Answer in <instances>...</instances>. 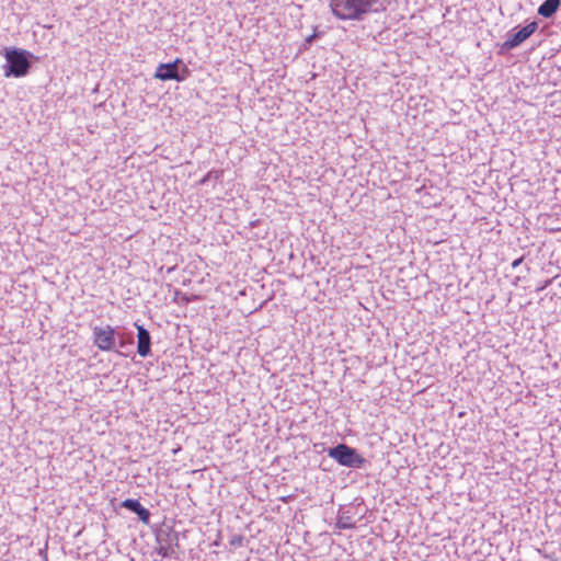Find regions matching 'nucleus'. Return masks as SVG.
<instances>
[{
    "label": "nucleus",
    "mask_w": 561,
    "mask_h": 561,
    "mask_svg": "<svg viewBox=\"0 0 561 561\" xmlns=\"http://www.w3.org/2000/svg\"><path fill=\"white\" fill-rule=\"evenodd\" d=\"M378 0H331L332 13L340 20H362Z\"/></svg>",
    "instance_id": "nucleus-1"
},
{
    "label": "nucleus",
    "mask_w": 561,
    "mask_h": 561,
    "mask_svg": "<svg viewBox=\"0 0 561 561\" xmlns=\"http://www.w3.org/2000/svg\"><path fill=\"white\" fill-rule=\"evenodd\" d=\"M2 56L5 59V65L3 66L5 78H21L28 73L31 68L27 59L28 51L15 47H4Z\"/></svg>",
    "instance_id": "nucleus-2"
},
{
    "label": "nucleus",
    "mask_w": 561,
    "mask_h": 561,
    "mask_svg": "<svg viewBox=\"0 0 561 561\" xmlns=\"http://www.w3.org/2000/svg\"><path fill=\"white\" fill-rule=\"evenodd\" d=\"M329 456L345 467L360 468L365 465L366 459L358 455L356 450L345 444H340L334 448L329 449Z\"/></svg>",
    "instance_id": "nucleus-3"
},
{
    "label": "nucleus",
    "mask_w": 561,
    "mask_h": 561,
    "mask_svg": "<svg viewBox=\"0 0 561 561\" xmlns=\"http://www.w3.org/2000/svg\"><path fill=\"white\" fill-rule=\"evenodd\" d=\"M181 62H182V60L180 58H176L173 62L160 64L157 67V70L154 72V78L162 80V81H168V80L183 81V80H185L190 75V70L187 69V67H184L182 72L179 73L178 66Z\"/></svg>",
    "instance_id": "nucleus-4"
},
{
    "label": "nucleus",
    "mask_w": 561,
    "mask_h": 561,
    "mask_svg": "<svg viewBox=\"0 0 561 561\" xmlns=\"http://www.w3.org/2000/svg\"><path fill=\"white\" fill-rule=\"evenodd\" d=\"M93 343L101 351H112L115 345V330L110 325L95 327L93 329Z\"/></svg>",
    "instance_id": "nucleus-5"
},
{
    "label": "nucleus",
    "mask_w": 561,
    "mask_h": 561,
    "mask_svg": "<svg viewBox=\"0 0 561 561\" xmlns=\"http://www.w3.org/2000/svg\"><path fill=\"white\" fill-rule=\"evenodd\" d=\"M538 28L537 22L533 21L528 23L526 26L520 28L518 32L514 33L505 43L504 47L507 49H512L514 47L519 46L523 42H525L528 37H530Z\"/></svg>",
    "instance_id": "nucleus-6"
},
{
    "label": "nucleus",
    "mask_w": 561,
    "mask_h": 561,
    "mask_svg": "<svg viewBox=\"0 0 561 561\" xmlns=\"http://www.w3.org/2000/svg\"><path fill=\"white\" fill-rule=\"evenodd\" d=\"M137 352L141 357H147L150 354V334L149 332L141 325H137Z\"/></svg>",
    "instance_id": "nucleus-7"
},
{
    "label": "nucleus",
    "mask_w": 561,
    "mask_h": 561,
    "mask_svg": "<svg viewBox=\"0 0 561 561\" xmlns=\"http://www.w3.org/2000/svg\"><path fill=\"white\" fill-rule=\"evenodd\" d=\"M122 506L134 512L135 514H137V516L139 517V519L142 523H145V524L149 523L150 513L146 507H144L139 503L138 500L127 499V500L123 501Z\"/></svg>",
    "instance_id": "nucleus-8"
},
{
    "label": "nucleus",
    "mask_w": 561,
    "mask_h": 561,
    "mask_svg": "<svg viewBox=\"0 0 561 561\" xmlns=\"http://www.w3.org/2000/svg\"><path fill=\"white\" fill-rule=\"evenodd\" d=\"M560 5H561L560 0H546L538 8V14L543 18H550L557 12V10L559 9Z\"/></svg>",
    "instance_id": "nucleus-9"
},
{
    "label": "nucleus",
    "mask_w": 561,
    "mask_h": 561,
    "mask_svg": "<svg viewBox=\"0 0 561 561\" xmlns=\"http://www.w3.org/2000/svg\"><path fill=\"white\" fill-rule=\"evenodd\" d=\"M156 552L161 558H168L172 553V550L170 547L160 545L159 547L156 548Z\"/></svg>",
    "instance_id": "nucleus-10"
},
{
    "label": "nucleus",
    "mask_w": 561,
    "mask_h": 561,
    "mask_svg": "<svg viewBox=\"0 0 561 561\" xmlns=\"http://www.w3.org/2000/svg\"><path fill=\"white\" fill-rule=\"evenodd\" d=\"M243 543V537L242 536H234L230 539L231 546H241Z\"/></svg>",
    "instance_id": "nucleus-11"
},
{
    "label": "nucleus",
    "mask_w": 561,
    "mask_h": 561,
    "mask_svg": "<svg viewBox=\"0 0 561 561\" xmlns=\"http://www.w3.org/2000/svg\"><path fill=\"white\" fill-rule=\"evenodd\" d=\"M213 172H208L203 179H202V183H205L206 181H208L211 176Z\"/></svg>",
    "instance_id": "nucleus-12"
},
{
    "label": "nucleus",
    "mask_w": 561,
    "mask_h": 561,
    "mask_svg": "<svg viewBox=\"0 0 561 561\" xmlns=\"http://www.w3.org/2000/svg\"><path fill=\"white\" fill-rule=\"evenodd\" d=\"M520 262H522V259H517V260H515V261L513 262L512 266H513V267H517V266L520 264Z\"/></svg>",
    "instance_id": "nucleus-13"
},
{
    "label": "nucleus",
    "mask_w": 561,
    "mask_h": 561,
    "mask_svg": "<svg viewBox=\"0 0 561 561\" xmlns=\"http://www.w3.org/2000/svg\"><path fill=\"white\" fill-rule=\"evenodd\" d=\"M314 37H316V34H312L309 37H307V39H306L307 43H311Z\"/></svg>",
    "instance_id": "nucleus-14"
},
{
    "label": "nucleus",
    "mask_w": 561,
    "mask_h": 561,
    "mask_svg": "<svg viewBox=\"0 0 561 561\" xmlns=\"http://www.w3.org/2000/svg\"><path fill=\"white\" fill-rule=\"evenodd\" d=\"M220 175H221V172H217L215 175V179H219Z\"/></svg>",
    "instance_id": "nucleus-15"
}]
</instances>
